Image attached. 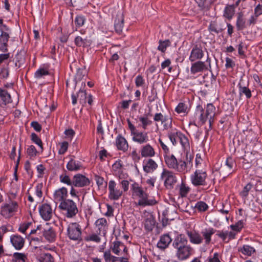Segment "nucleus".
Wrapping results in <instances>:
<instances>
[{"instance_id":"16","label":"nucleus","mask_w":262,"mask_h":262,"mask_svg":"<svg viewBox=\"0 0 262 262\" xmlns=\"http://www.w3.org/2000/svg\"><path fill=\"white\" fill-rule=\"evenodd\" d=\"M97 234L105 236L108 228L107 222L105 218H100L95 222Z\"/></svg>"},{"instance_id":"6","label":"nucleus","mask_w":262,"mask_h":262,"mask_svg":"<svg viewBox=\"0 0 262 262\" xmlns=\"http://www.w3.org/2000/svg\"><path fill=\"white\" fill-rule=\"evenodd\" d=\"M127 122L128 128L130 130L132 140L134 142L142 144L148 141L149 139L147 133L139 132L129 119H127Z\"/></svg>"},{"instance_id":"3","label":"nucleus","mask_w":262,"mask_h":262,"mask_svg":"<svg viewBox=\"0 0 262 262\" xmlns=\"http://www.w3.org/2000/svg\"><path fill=\"white\" fill-rule=\"evenodd\" d=\"M131 190L132 191L133 196H137L140 198L138 202H135L136 206L145 207L146 206H153L157 203L155 199H148V195L139 186V185L135 182L131 186Z\"/></svg>"},{"instance_id":"50","label":"nucleus","mask_w":262,"mask_h":262,"mask_svg":"<svg viewBox=\"0 0 262 262\" xmlns=\"http://www.w3.org/2000/svg\"><path fill=\"white\" fill-rule=\"evenodd\" d=\"M31 140L34 143L37 144L40 148L41 151H42L43 148V144L41 140L39 138V137L34 133H32L30 136Z\"/></svg>"},{"instance_id":"58","label":"nucleus","mask_w":262,"mask_h":262,"mask_svg":"<svg viewBox=\"0 0 262 262\" xmlns=\"http://www.w3.org/2000/svg\"><path fill=\"white\" fill-rule=\"evenodd\" d=\"M60 181L64 184H66L69 186H73V180L70 179L69 176L66 174H61L59 176Z\"/></svg>"},{"instance_id":"48","label":"nucleus","mask_w":262,"mask_h":262,"mask_svg":"<svg viewBox=\"0 0 262 262\" xmlns=\"http://www.w3.org/2000/svg\"><path fill=\"white\" fill-rule=\"evenodd\" d=\"M148 114H145L143 117H140L139 118V121L142 123V127L144 129H146L148 125H151L152 122L148 119Z\"/></svg>"},{"instance_id":"46","label":"nucleus","mask_w":262,"mask_h":262,"mask_svg":"<svg viewBox=\"0 0 262 262\" xmlns=\"http://www.w3.org/2000/svg\"><path fill=\"white\" fill-rule=\"evenodd\" d=\"M179 132V130H178L177 129L174 128L171 129L168 132V137L173 145H176L177 143V141L176 140V139L177 138V135H176V134L178 133Z\"/></svg>"},{"instance_id":"52","label":"nucleus","mask_w":262,"mask_h":262,"mask_svg":"<svg viewBox=\"0 0 262 262\" xmlns=\"http://www.w3.org/2000/svg\"><path fill=\"white\" fill-rule=\"evenodd\" d=\"M225 165L229 168V173H231V170L233 168H235L236 167V164L235 160H234L232 157H229L226 159Z\"/></svg>"},{"instance_id":"2","label":"nucleus","mask_w":262,"mask_h":262,"mask_svg":"<svg viewBox=\"0 0 262 262\" xmlns=\"http://www.w3.org/2000/svg\"><path fill=\"white\" fill-rule=\"evenodd\" d=\"M172 246L176 256L179 260H184L193 254V249L188 244V241L183 234H179L174 239Z\"/></svg>"},{"instance_id":"37","label":"nucleus","mask_w":262,"mask_h":262,"mask_svg":"<svg viewBox=\"0 0 262 262\" xmlns=\"http://www.w3.org/2000/svg\"><path fill=\"white\" fill-rule=\"evenodd\" d=\"M15 66L18 68L21 67L25 63V52L21 50L17 52L15 56Z\"/></svg>"},{"instance_id":"60","label":"nucleus","mask_w":262,"mask_h":262,"mask_svg":"<svg viewBox=\"0 0 262 262\" xmlns=\"http://www.w3.org/2000/svg\"><path fill=\"white\" fill-rule=\"evenodd\" d=\"M187 108V105L184 103L180 102L176 107L175 111L178 113L180 114L185 113L186 112Z\"/></svg>"},{"instance_id":"29","label":"nucleus","mask_w":262,"mask_h":262,"mask_svg":"<svg viewBox=\"0 0 262 262\" xmlns=\"http://www.w3.org/2000/svg\"><path fill=\"white\" fill-rule=\"evenodd\" d=\"M74 42L77 47L86 48L91 46L92 40L88 37L82 38L81 36H78L75 37Z\"/></svg>"},{"instance_id":"36","label":"nucleus","mask_w":262,"mask_h":262,"mask_svg":"<svg viewBox=\"0 0 262 262\" xmlns=\"http://www.w3.org/2000/svg\"><path fill=\"white\" fill-rule=\"evenodd\" d=\"M39 262H54V258L49 253L41 252L37 256Z\"/></svg>"},{"instance_id":"12","label":"nucleus","mask_w":262,"mask_h":262,"mask_svg":"<svg viewBox=\"0 0 262 262\" xmlns=\"http://www.w3.org/2000/svg\"><path fill=\"white\" fill-rule=\"evenodd\" d=\"M38 210L40 216L44 221H49L52 219L53 211L50 204L43 203L39 206Z\"/></svg>"},{"instance_id":"42","label":"nucleus","mask_w":262,"mask_h":262,"mask_svg":"<svg viewBox=\"0 0 262 262\" xmlns=\"http://www.w3.org/2000/svg\"><path fill=\"white\" fill-rule=\"evenodd\" d=\"M236 27L238 31L242 30L246 28V21L241 13L238 14L236 22Z\"/></svg>"},{"instance_id":"38","label":"nucleus","mask_w":262,"mask_h":262,"mask_svg":"<svg viewBox=\"0 0 262 262\" xmlns=\"http://www.w3.org/2000/svg\"><path fill=\"white\" fill-rule=\"evenodd\" d=\"M238 251L243 254L248 256H251L256 252L255 248L248 245H243L242 247L238 249Z\"/></svg>"},{"instance_id":"19","label":"nucleus","mask_w":262,"mask_h":262,"mask_svg":"<svg viewBox=\"0 0 262 262\" xmlns=\"http://www.w3.org/2000/svg\"><path fill=\"white\" fill-rule=\"evenodd\" d=\"M190 68V73L192 74H196L208 70V68L205 62L201 60L192 62Z\"/></svg>"},{"instance_id":"13","label":"nucleus","mask_w":262,"mask_h":262,"mask_svg":"<svg viewBox=\"0 0 262 262\" xmlns=\"http://www.w3.org/2000/svg\"><path fill=\"white\" fill-rule=\"evenodd\" d=\"M116 183L114 180H111L108 183V198L111 200H118L122 196L123 192L116 188Z\"/></svg>"},{"instance_id":"7","label":"nucleus","mask_w":262,"mask_h":262,"mask_svg":"<svg viewBox=\"0 0 262 262\" xmlns=\"http://www.w3.org/2000/svg\"><path fill=\"white\" fill-rule=\"evenodd\" d=\"M67 235L71 240L78 242L82 241L81 226L77 222L70 223L67 227Z\"/></svg>"},{"instance_id":"53","label":"nucleus","mask_w":262,"mask_h":262,"mask_svg":"<svg viewBox=\"0 0 262 262\" xmlns=\"http://www.w3.org/2000/svg\"><path fill=\"white\" fill-rule=\"evenodd\" d=\"M224 29L222 28H218L216 23L215 21H211L209 26L208 30L210 32H214L216 34H219L222 32Z\"/></svg>"},{"instance_id":"28","label":"nucleus","mask_w":262,"mask_h":262,"mask_svg":"<svg viewBox=\"0 0 262 262\" xmlns=\"http://www.w3.org/2000/svg\"><path fill=\"white\" fill-rule=\"evenodd\" d=\"M42 235L48 242L52 243L55 241L56 232L52 227L44 229L42 231Z\"/></svg>"},{"instance_id":"47","label":"nucleus","mask_w":262,"mask_h":262,"mask_svg":"<svg viewBox=\"0 0 262 262\" xmlns=\"http://www.w3.org/2000/svg\"><path fill=\"white\" fill-rule=\"evenodd\" d=\"M190 188L185 183L182 182L179 188V194L182 197H186L189 192Z\"/></svg>"},{"instance_id":"31","label":"nucleus","mask_w":262,"mask_h":262,"mask_svg":"<svg viewBox=\"0 0 262 262\" xmlns=\"http://www.w3.org/2000/svg\"><path fill=\"white\" fill-rule=\"evenodd\" d=\"M82 168V163L80 161L71 158L67 164V168L71 171H77Z\"/></svg>"},{"instance_id":"10","label":"nucleus","mask_w":262,"mask_h":262,"mask_svg":"<svg viewBox=\"0 0 262 262\" xmlns=\"http://www.w3.org/2000/svg\"><path fill=\"white\" fill-rule=\"evenodd\" d=\"M207 173L203 169H196L193 174L190 176V180L192 185L195 187L207 185Z\"/></svg>"},{"instance_id":"56","label":"nucleus","mask_w":262,"mask_h":262,"mask_svg":"<svg viewBox=\"0 0 262 262\" xmlns=\"http://www.w3.org/2000/svg\"><path fill=\"white\" fill-rule=\"evenodd\" d=\"M195 208L197 209L199 211L204 212L207 210L208 206L205 202L199 201L195 204Z\"/></svg>"},{"instance_id":"44","label":"nucleus","mask_w":262,"mask_h":262,"mask_svg":"<svg viewBox=\"0 0 262 262\" xmlns=\"http://www.w3.org/2000/svg\"><path fill=\"white\" fill-rule=\"evenodd\" d=\"M87 74V71L85 68L77 69L74 78L75 83L77 84L78 81H81Z\"/></svg>"},{"instance_id":"33","label":"nucleus","mask_w":262,"mask_h":262,"mask_svg":"<svg viewBox=\"0 0 262 262\" xmlns=\"http://www.w3.org/2000/svg\"><path fill=\"white\" fill-rule=\"evenodd\" d=\"M190 169L189 167L185 161L178 160V164H177V166L174 170L179 172L185 173Z\"/></svg>"},{"instance_id":"22","label":"nucleus","mask_w":262,"mask_h":262,"mask_svg":"<svg viewBox=\"0 0 262 262\" xmlns=\"http://www.w3.org/2000/svg\"><path fill=\"white\" fill-rule=\"evenodd\" d=\"M171 242L172 239L169 234H164L160 236L157 246L161 250H165Z\"/></svg>"},{"instance_id":"51","label":"nucleus","mask_w":262,"mask_h":262,"mask_svg":"<svg viewBox=\"0 0 262 262\" xmlns=\"http://www.w3.org/2000/svg\"><path fill=\"white\" fill-rule=\"evenodd\" d=\"M252 186V184L248 183L243 188V189L239 192L240 196L243 199H246L249 195V191L251 189Z\"/></svg>"},{"instance_id":"23","label":"nucleus","mask_w":262,"mask_h":262,"mask_svg":"<svg viewBox=\"0 0 262 262\" xmlns=\"http://www.w3.org/2000/svg\"><path fill=\"white\" fill-rule=\"evenodd\" d=\"M140 153L142 157L145 158H151L156 155L155 149L149 144L142 146L140 149Z\"/></svg>"},{"instance_id":"11","label":"nucleus","mask_w":262,"mask_h":262,"mask_svg":"<svg viewBox=\"0 0 262 262\" xmlns=\"http://www.w3.org/2000/svg\"><path fill=\"white\" fill-rule=\"evenodd\" d=\"M249 80L244 79L243 77L241 78L237 84L239 96L242 97L245 95L246 98L248 99L252 97L251 91L249 88Z\"/></svg>"},{"instance_id":"61","label":"nucleus","mask_w":262,"mask_h":262,"mask_svg":"<svg viewBox=\"0 0 262 262\" xmlns=\"http://www.w3.org/2000/svg\"><path fill=\"white\" fill-rule=\"evenodd\" d=\"M95 180L96 181V183L98 187H106L107 186V183L105 182L104 183V178L99 176H95Z\"/></svg>"},{"instance_id":"26","label":"nucleus","mask_w":262,"mask_h":262,"mask_svg":"<svg viewBox=\"0 0 262 262\" xmlns=\"http://www.w3.org/2000/svg\"><path fill=\"white\" fill-rule=\"evenodd\" d=\"M157 167L158 164L152 159H148L147 161H144L143 162V170L146 173L154 172Z\"/></svg>"},{"instance_id":"62","label":"nucleus","mask_w":262,"mask_h":262,"mask_svg":"<svg viewBox=\"0 0 262 262\" xmlns=\"http://www.w3.org/2000/svg\"><path fill=\"white\" fill-rule=\"evenodd\" d=\"M114 255H112L111 250H107L103 252V258L105 262H111Z\"/></svg>"},{"instance_id":"43","label":"nucleus","mask_w":262,"mask_h":262,"mask_svg":"<svg viewBox=\"0 0 262 262\" xmlns=\"http://www.w3.org/2000/svg\"><path fill=\"white\" fill-rule=\"evenodd\" d=\"M156 221L152 216L147 218L145 221L144 228L147 231H151L155 227Z\"/></svg>"},{"instance_id":"54","label":"nucleus","mask_w":262,"mask_h":262,"mask_svg":"<svg viewBox=\"0 0 262 262\" xmlns=\"http://www.w3.org/2000/svg\"><path fill=\"white\" fill-rule=\"evenodd\" d=\"M245 222L243 220H239L234 225H231L230 228L233 231L237 232H240L244 227Z\"/></svg>"},{"instance_id":"15","label":"nucleus","mask_w":262,"mask_h":262,"mask_svg":"<svg viewBox=\"0 0 262 262\" xmlns=\"http://www.w3.org/2000/svg\"><path fill=\"white\" fill-rule=\"evenodd\" d=\"M204 56V53L201 45H194L190 52L189 60L191 62L200 60Z\"/></svg>"},{"instance_id":"35","label":"nucleus","mask_w":262,"mask_h":262,"mask_svg":"<svg viewBox=\"0 0 262 262\" xmlns=\"http://www.w3.org/2000/svg\"><path fill=\"white\" fill-rule=\"evenodd\" d=\"M124 26V19L122 15L117 16L115 20L114 28L116 33L120 34Z\"/></svg>"},{"instance_id":"9","label":"nucleus","mask_w":262,"mask_h":262,"mask_svg":"<svg viewBox=\"0 0 262 262\" xmlns=\"http://www.w3.org/2000/svg\"><path fill=\"white\" fill-rule=\"evenodd\" d=\"M161 179L164 181V185L167 189H173L177 182L176 174L172 171L166 169H163L161 174Z\"/></svg>"},{"instance_id":"17","label":"nucleus","mask_w":262,"mask_h":262,"mask_svg":"<svg viewBox=\"0 0 262 262\" xmlns=\"http://www.w3.org/2000/svg\"><path fill=\"white\" fill-rule=\"evenodd\" d=\"M71 97L73 105H75L77 103V99L79 100V103L83 107L86 105L87 96L85 90L80 89L76 94H73Z\"/></svg>"},{"instance_id":"49","label":"nucleus","mask_w":262,"mask_h":262,"mask_svg":"<svg viewBox=\"0 0 262 262\" xmlns=\"http://www.w3.org/2000/svg\"><path fill=\"white\" fill-rule=\"evenodd\" d=\"M121 246H124L123 244L121 242L117 241L113 242L111 249L114 254L119 255L121 250L120 247Z\"/></svg>"},{"instance_id":"57","label":"nucleus","mask_w":262,"mask_h":262,"mask_svg":"<svg viewBox=\"0 0 262 262\" xmlns=\"http://www.w3.org/2000/svg\"><path fill=\"white\" fill-rule=\"evenodd\" d=\"M85 21V18L82 15H77L75 18V24L76 27H82Z\"/></svg>"},{"instance_id":"14","label":"nucleus","mask_w":262,"mask_h":262,"mask_svg":"<svg viewBox=\"0 0 262 262\" xmlns=\"http://www.w3.org/2000/svg\"><path fill=\"white\" fill-rule=\"evenodd\" d=\"M91 181L85 176L78 173L73 178V186L77 187H83L90 185Z\"/></svg>"},{"instance_id":"64","label":"nucleus","mask_w":262,"mask_h":262,"mask_svg":"<svg viewBox=\"0 0 262 262\" xmlns=\"http://www.w3.org/2000/svg\"><path fill=\"white\" fill-rule=\"evenodd\" d=\"M221 257L220 254L217 252L213 254V257L209 256L208 258V262H221L220 258Z\"/></svg>"},{"instance_id":"4","label":"nucleus","mask_w":262,"mask_h":262,"mask_svg":"<svg viewBox=\"0 0 262 262\" xmlns=\"http://www.w3.org/2000/svg\"><path fill=\"white\" fill-rule=\"evenodd\" d=\"M0 52H8V41L11 33V28L4 23V20L0 18Z\"/></svg>"},{"instance_id":"32","label":"nucleus","mask_w":262,"mask_h":262,"mask_svg":"<svg viewBox=\"0 0 262 262\" xmlns=\"http://www.w3.org/2000/svg\"><path fill=\"white\" fill-rule=\"evenodd\" d=\"M216 231V230L213 228H209L203 230L201 233L205 239V243L206 245L210 244L211 240V236Z\"/></svg>"},{"instance_id":"1","label":"nucleus","mask_w":262,"mask_h":262,"mask_svg":"<svg viewBox=\"0 0 262 262\" xmlns=\"http://www.w3.org/2000/svg\"><path fill=\"white\" fill-rule=\"evenodd\" d=\"M215 110V107L212 103L207 104L206 106L204 107L201 105L198 104L194 112V120L193 122H190L189 124L198 126L195 123L198 120L199 125H201L208 121L209 124L208 130L211 129L214 121Z\"/></svg>"},{"instance_id":"34","label":"nucleus","mask_w":262,"mask_h":262,"mask_svg":"<svg viewBox=\"0 0 262 262\" xmlns=\"http://www.w3.org/2000/svg\"><path fill=\"white\" fill-rule=\"evenodd\" d=\"M235 13V6L234 5H227L224 10L223 16L229 20H231Z\"/></svg>"},{"instance_id":"45","label":"nucleus","mask_w":262,"mask_h":262,"mask_svg":"<svg viewBox=\"0 0 262 262\" xmlns=\"http://www.w3.org/2000/svg\"><path fill=\"white\" fill-rule=\"evenodd\" d=\"M159 44L157 49L162 53H165L166 48L170 46L171 42L169 39H166L165 40H160L159 41Z\"/></svg>"},{"instance_id":"25","label":"nucleus","mask_w":262,"mask_h":262,"mask_svg":"<svg viewBox=\"0 0 262 262\" xmlns=\"http://www.w3.org/2000/svg\"><path fill=\"white\" fill-rule=\"evenodd\" d=\"M164 159L167 166L169 168L175 169L178 160L173 154L169 152L166 155H164Z\"/></svg>"},{"instance_id":"63","label":"nucleus","mask_w":262,"mask_h":262,"mask_svg":"<svg viewBox=\"0 0 262 262\" xmlns=\"http://www.w3.org/2000/svg\"><path fill=\"white\" fill-rule=\"evenodd\" d=\"M237 48L238 49V54L242 57H245V52L244 50L245 44L242 41H240L239 43L237 45Z\"/></svg>"},{"instance_id":"59","label":"nucleus","mask_w":262,"mask_h":262,"mask_svg":"<svg viewBox=\"0 0 262 262\" xmlns=\"http://www.w3.org/2000/svg\"><path fill=\"white\" fill-rule=\"evenodd\" d=\"M49 74V72L48 70L43 69L40 68L37 70L34 74V76L36 78H40L43 76L48 75Z\"/></svg>"},{"instance_id":"27","label":"nucleus","mask_w":262,"mask_h":262,"mask_svg":"<svg viewBox=\"0 0 262 262\" xmlns=\"http://www.w3.org/2000/svg\"><path fill=\"white\" fill-rule=\"evenodd\" d=\"M182 148L185 151H189L190 150V143L188 138L180 131L176 134Z\"/></svg>"},{"instance_id":"41","label":"nucleus","mask_w":262,"mask_h":262,"mask_svg":"<svg viewBox=\"0 0 262 262\" xmlns=\"http://www.w3.org/2000/svg\"><path fill=\"white\" fill-rule=\"evenodd\" d=\"M27 255L24 253L15 252L12 255V262H26Z\"/></svg>"},{"instance_id":"40","label":"nucleus","mask_w":262,"mask_h":262,"mask_svg":"<svg viewBox=\"0 0 262 262\" xmlns=\"http://www.w3.org/2000/svg\"><path fill=\"white\" fill-rule=\"evenodd\" d=\"M250 183L252 184V186L254 187V189L256 191H262V178L256 177L253 178Z\"/></svg>"},{"instance_id":"24","label":"nucleus","mask_w":262,"mask_h":262,"mask_svg":"<svg viewBox=\"0 0 262 262\" xmlns=\"http://www.w3.org/2000/svg\"><path fill=\"white\" fill-rule=\"evenodd\" d=\"M67 196L68 190L64 187L56 190L54 193V199L55 202H62L64 200H68Z\"/></svg>"},{"instance_id":"55","label":"nucleus","mask_w":262,"mask_h":262,"mask_svg":"<svg viewBox=\"0 0 262 262\" xmlns=\"http://www.w3.org/2000/svg\"><path fill=\"white\" fill-rule=\"evenodd\" d=\"M38 153V151L33 145L29 146L27 149V154L30 159L35 157Z\"/></svg>"},{"instance_id":"30","label":"nucleus","mask_w":262,"mask_h":262,"mask_svg":"<svg viewBox=\"0 0 262 262\" xmlns=\"http://www.w3.org/2000/svg\"><path fill=\"white\" fill-rule=\"evenodd\" d=\"M187 234L189 237L190 242L194 244H200L202 243L203 239L200 234L195 231H187Z\"/></svg>"},{"instance_id":"21","label":"nucleus","mask_w":262,"mask_h":262,"mask_svg":"<svg viewBox=\"0 0 262 262\" xmlns=\"http://www.w3.org/2000/svg\"><path fill=\"white\" fill-rule=\"evenodd\" d=\"M115 144L117 148L124 152L127 151L128 149V144L125 138L121 134H119L115 140Z\"/></svg>"},{"instance_id":"20","label":"nucleus","mask_w":262,"mask_h":262,"mask_svg":"<svg viewBox=\"0 0 262 262\" xmlns=\"http://www.w3.org/2000/svg\"><path fill=\"white\" fill-rule=\"evenodd\" d=\"M10 242L14 248L17 250H21L24 246L25 239L18 234H13L10 236Z\"/></svg>"},{"instance_id":"5","label":"nucleus","mask_w":262,"mask_h":262,"mask_svg":"<svg viewBox=\"0 0 262 262\" xmlns=\"http://www.w3.org/2000/svg\"><path fill=\"white\" fill-rule=\"evenodd\" d=\"M59 208L68 218L74 217L78 212L76 203L71 199L64 200L60 202Z\"/></svg>"},{"instance_id":"18","label":"nucleus","mask_w":262,"mask_h":262,"mask_svg":"<svg viewBox=\"0 0 262 262\" xmlns=\"http://www.w3.org/2000/svg\"><path fill=\"white\" fill-rule=\"evenodd\" d=\"M243 159V165L245 169H248L252 165L256 162V157L255 154L252 152H247L241 158Z\"/></svg>"},{"instance_id":"8","label":"nucleus","mask_w":262,"mask_h":262,"mask_svg":"<svg viewBox=\"0 0 262 262\" xmlns=\"http://www.w3.org/2000/svg\"><path fill=\"white\" fill-rule=\"evenodd\" d=\"M18 208V203L10 200L9 202H6L2 205L1 214L5 219L11 218L17 211Z\"/></svg>"},{"instance_id":"39","label":"nucleus","mask_w":262,"mask_h":262,"mask_svg":"<svg viewBox=\"0 0 262 262\" xmlns=\"http://www.w3.org/2000/svg\"><path fill=\"white\" fill-rule=\"evenodd\" d=\"M0 97L5 105L12 102L11 95L7 91L0 88Z\"/></svg>"}]
</instances>
